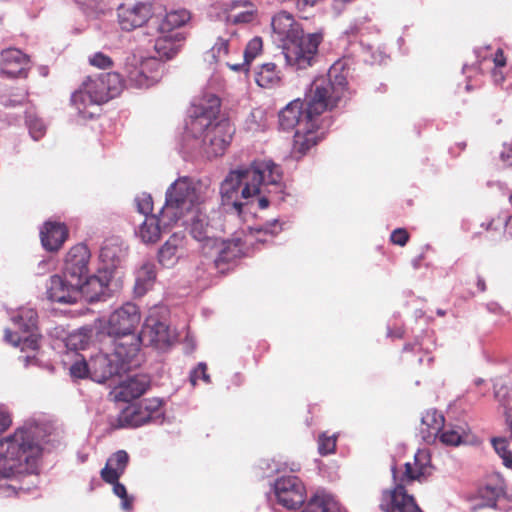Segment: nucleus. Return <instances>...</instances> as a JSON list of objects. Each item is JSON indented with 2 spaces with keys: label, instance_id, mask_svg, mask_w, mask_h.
Instances as JSON below:
<instances>
[{
  "label": "nucleus",
  "instance_id": "774afa93",
  "mask_svg": "<svg viewBox=\"0 0 512 512\" xmlns=\"http://www.w3.org/2000/svg\"><path fill=\"white\" fill-rule=\"evenodd\" d=\"M505 226H506L507 233L512 237V216H509L505 220Z\"/></svg>",
  "mask_w": 512,
  "mask_h": 512
},
{
  "label": "nucleus",
  "instance_id": "4468645a",
  "mask_svg": "<svg viewBox=\"0 0 512 512\" xmlns=\"http://www.w3.org/2000/svg\"><path fill=\"white\" fill-rule=\"evenodd\" d=\"M90 260V251L84 244H77L70 248L65 258L63 273L75 282L83 285L84 279L88 276V263Z\"/></svg>",
  "mask_w": 512,
  "mask_h": 512
},
{
  "label": "nucleus",
  "instance_id": "e433bc0d",
  "mask_svg": "<svg viewBox=\"0 0 512 512\" xmlns=\"http://www.w3.org/2000/svg\"><path fill=\"white\" fill-rule=\"evenodd\" d=\"M82 83L88 93L89 103L101 105L109 101L103 81L99 75L96 77L88 76Z\"/></svg>",
  "mask_w": 512,
  "mask_h": 512
},
{
  "label": "nucleus",
  "instance_id": "423d86ee",
  "mask_svg": "<svg viewBox=\"0 0 512 512\" xmlns=\"http://www.w3.org/2000/svg\"><path fill=\"white\" fill-rule=\"evenodd\" d=\"M208 192L207 187L195 183L189 177L178 178L166 192V201L162 208L163 220L176 223L189 212L208 203Z\"/></svg>",
  "mask_w": 512,
  "mask_h": 512
},
{
  "label": "nucleus",
  "instance_id": "0e129e2a",
  "mask_svg": "<svg viewBox=\"0 0 512 512\" xmlns=\"http://www.w3.org/2000/svg\"><path fill=\"white\" fill-rule=\"evenodd\" d=\"M465 148H466V142L462 141V142L456 143L454 147H451L450 151L455 156H458L461 151L465 150Z\"/></svg>",
  "mask_w": 512,
  "mask_h": 512
},
{
  "label": "nucleus",
  "instance_id": "ea45409f",
  "mask_svg": "<svg viewBox=\"0 0 512 512\" xmlns=\"http://www.w3.org/2000/svg\"><path fill=\"white\" fill-rule=\"evenodd\" d=\"M282 231V225L278 220H273L265 225L249 228L250 235L255 238L257 242L265 243L268 237L272 238Z\"/></svg>",
  "mask_w": 512,
  "mask_h": 512
},
{
  "label": "nucleus",
  "instance_id": "c756f323",
  "mask_svg": "<svg viewBox=\"0 0 512 512\" xmlns=\"http://www.w3.org/2000/svg\"><path fill=\"white\" fill-rule=\"evenodd\" d=\"M190 20V11L186 9L171 10L158 21L157 31L159 34L175 33V29L186 25Z\"/></svg>",
  "mask_w": 512,
  "mask_h": 512
},
{
  "label": "nucleus",
  "instance_id": "b1692460",
  "mask_svg": "<svg viewBox=\"0 0 512 512\" xmlns=\"http://www.w3.org/2000/svg\"><path fill=\"white\" fill-rule=\"evenodd\" d=\"M243 255V243L241 239L237 238L223 241L217 257L214 260L215 268L220 273H225L229 270V265Z\"/></svg>",
  "mask_w": 512,
  "mask_h": 512
},
{
  "label": "nucleus",
  "instance_id": "680f3d73",
  "mask_svg": "<svg viewBox=\"0 0 512 512\" xmlns=\"http://www.w3.org/2000/svg\"><path fill=\"white\" fill-rule=\"evenodd\" d=\"M11 423V415L5 410H0V433H3L5 430H7Z\"/></svg>",
  "mask_w": 512,
  "mask_h": 512
},
{
  "label": "nucleus",
  "instance_id": "9d476101",
  "mask_svg": "<svg viewBox=\"0 0 512 512\" xmlns=\"http://www.w3.org/2000/svg\"><path fill=\"white\" fill-rule=\"evenodd\" d=\"M324 138V131L320 126V117L312 121L302 123L296 129L293 137L292 154L296 158L305 156L312 148L316 147Z\"/></svg>",
  "mask_w": 512,
  "mask_h": 512
},
{
  "label": "nucleus",
  "instance_id": "603ef678",
  "mask_svg": "<svg viewBox=\"0 0 512 512\" xmlns=\"http://www.w3.org/2000/svg\"><path fill=\"white\" fill-rule=\"evenodd\" d=\"M113 485V492L122 500V507L126 510L132 507V498L127 494L126 487L117 480L116 482L110 483Z\"/></svg>",
  "mask_w": 512,
  "mask_h": 512
},
{
  "label": "nucleus",
  "instance_id": "f704fd0d",
  "mask_svg": "<svg viewBox=\"0 0 512 512\" xmlns=\"http://www.w3.org/2000/svg\"><path fill=\"white\" fill-rule=\"evenodd\" d=\"M107 285L97 276L86 277L81 287V296L89 302L103 300L106 296Z\"/></svg>",
  "mask_w": 512,
  "mask_h": 512
},
{
  "label": "nucleus",
  "instance_id": "39448f33",
  "mask_svg": "<svg viewBox=\"0 0 512 512\" xmlns=\"http://www.w3.org/2000/svg\"><path fill=\"white\" fill-rule=\"evenodd\" d=\"M141 322L139 307L131 302L114 310L107 320L106 332L113 339L114 355L121 361H129L140 350L137 329Z\"/></svg>",
  "mask_w": 512,
  "mask_h": 512
},
{
  "label": "nucleus",
  "instance_id": "69168bd1",
  "mask_svg": "<svg viewBox=\"0 0 512 512\" xmlns=\"http://www.w3.org/2000/svg\"><path fill=\"white\" fill-rule=\"evenodd\" d=\"M506 467L512 468V452L509 451L507 454L501 457Z\"/></svg>",
  "mask_w": 512,
  "mask_h": 512
},
{
  "label": "nucleus",
  "instance_id": "aec40b11",
  "mask_svg": "<svg viewBox=\"0 0 512 512\" xmlns=\"http://www.w3.org/2000/svg\"><path fill=\"white\" fill-rule=\"evenodd\" d=\"M68 229L64 223L47 221L41 231V243L47 251H58L68 238Z\"/></svg>",
  "mask_w": 512,
  "mask_h": 512
},
{
  "label": "nucleus",
  "instance_id": "5701e85b",
  "mask_svg": "<svg viewBox=\"0 0 512 512\" xmlns=\"http://www.w3.org/2000/svg\"><path fill=\"white\" fill-rule=\"evenodd\" d=\"M209 202L189 212V219L184 224L190 225V233L194 239L204 241L210 238V216L208 213Z\"/></svg>",
  "mask_w": 512,
  "mask_h": 512
},
{
  "label": "nucleus",
  "instance_id": "5fc2aeb1",
  "mask_svg": "<svg viewBox=\"0 0 512 512\" xmlns=\"http://www.w3.org/2000/svg\"><path fill=\"white\" fill-rule=\"evenodd\" d=\"M213 57L220 61L223 57L228 55L229 41L224 38H218L211 49Z\"/></svg>",
  "mask_w": 512,
  "mask_h": 512
},
{
  "label": "nucleus",
  "instance_id": "052dcab7",
  "mask_svg": "<svg viewBox=\"0 0 512 512\" xmlns=\"http://www.w3.org/2000/svg\"><path fill=\"white\" fill-rule=\"evenodd\" d=\"M500 158L505 166L512 167V144L504 146V149L500 154Z\"/></svg>",
  "mask_w": 512,
  "mask_h": 512
},
{
  "label": "nucleus",
  "instance_id": "72a5a7b5",
  "mask_svg": "<svg viewBox=\"0 0 512 512\" xmlns=\"http://www.w3.org/2000/svg\"><path fill=\"white\" fill-rule=\"evenodd\" d=\"M182 245L183 238L173 234L159 250L158 259L160 264L164 267L173 266L178 259L177 252Z\"/></svg>",
  "mask_w": 512,
  "mask_h": 512
},
{
  "label": "nucleus",
  "instance_id": "37998d69",
  "mask_svg": "<svg viewBox=\"0 0 512 512\" xmlns=\"http://www.w3.org/2000/svg\"><path fill=\"white\" fill-rule=\"evenodd\" d=\"M337 436L335 434L328 435L323 432L318 437V452L322 456L333 454L336 451Z\"/></svg>",
  "mask_w": 512,
  "mask_h": 512
},
{
  "label": "nucleus",
  "instance_id": "13d9d810",
  "mask_svg": "<svg viewBox=\"0 0 512 512\" xmlns=\"http://www.w3.org/2000/svg\"><path fill=\"white\" fill-rule=\"evenodd\" d=\"M409 238H410V235L407 232V230L404 228H397V229L393 230V232L390 235V241L394 245H398L401 247H403L407 244V242L409 241Z\"/></svg>",
  "mask_w": 512,
  "mask_h": 512
},
{
  "label": "nucleus",
  "instance_id": "6e6552de",
  "mask_svg": "<svg viewBox=\"0 0 512 512\" xmlns=\"http://www.w3.org/2000/svg\"><path fill=\"white\" fill-rule=\"evenodd\" d=\"M323 41V34L320 32L297 35L287 44H284L282 51L286 63L297 70L307 69L316 61L319 45Z\"/></svg>",
  "mask_w": 512,
  "mask_h": 512
},
{
  "label": "nucleus",
  "instance_id": "de8ad7c7",
  "mask_svg": "<svg viewBox=\"0 0 512 512\" xmlns=\"http://www.w3.org/2000/svg\"><path fill=\"white\" fill-rule=\"evenodd\" d=\"M443 444L457 446L462 443V435L454 428L443 429L438 435Z\"/></svg>",
  "mask_w": 512,
  "mask_h": 512
},
{
  "label": "nucleus",
  "instance_id": "79ce46f5",
  "mask_svg": "<svg viewBox=\"0 0 512 512\" xmlns=\"http://www.w3.org/2000/svg\"><path fill=\"white\" fill-rule=\"evenodd\" d=\"M404 472L401 476H397L396 467H392V473L395 480V485H402L404 488L411 484L413 481H420L423 476V472H420L415 465L407 462L404 465Z\"/></svg>",
  "mask_w": 512,
  "mask_h": 512
},
{
  "label": "nucleus",
  "instance_id": "4be33fe9",
  "mask_svg": "<svg viewBox=\"0 0 512 512\" xmlns=\"http://www.w3.org/2000/svg\"><path fill=\"white\" fill-rule=\"evenodd\" d=\"M28 62V57L19 49H6L1 53V72L8 77H19L26 71Z\"/></svg>",
  "mask_w": 512,
  "mask_h": 512
},
{
  "label": "nucleus",
  "instance_id": "7c9ffc66",
  "mask_svg": "<svg viewBox=\"0 0 512 512\" xmlns=\"http://www.w3.org/2000/svg\"><path fill=\"white\" fill-rule=\"evenodd\" d=\"M255 82L262 88H275L281 85L282 73L273 62L260 65L255 71Z\"/></svg>",
  "mask_w": 512,
  "mask_h": 512
},
{
  "label": "nucleus",
  "instance_id": "e2e57ef3",
  "mask_svg": "<svg viewBox=\"0 0 512 512\" xmlns=\"http://www.w3.org/2000/svg\"><path fill=\"white\" fill-rule=\"evenodd\" d=\"M493 63L495 65V69L502 68L506 66V57L504 55L503 49L499 48L496 50L493 56Z\"/></svg>",
  "mask_w": 512,
  "mask_h": 512
},
{
  "label": "nucleus",
  "instance_id": "58836bf2",
  "mask_svg": "<svg viewBox=\"0 0 512 512\" xmlns=\"http://www.w3.org/2000/svg\"><path fill=\"white\" fill-rule=\"evenodd\" d=\"M99 77L103 81L105 92L109 100L117 97L122 92L124 81L119 73H102L99 74Z\"/></svg>",
  "mask_w": 512,
  "mask_h": 512
},
{
  "label": "nucleus",
  "instance_id": "c85d7f7f",
  "mask_svg": "<svg viewBox=\"0 0 512 512\" xmlns=\"http://www.w3.org/2000/svg\"><path fill=\"white\" fill-rule=\"evenodd\" d=\"M445 418L436 410L427 411L421 421L420 432L426 442L435 440L444 429Z\"/></svg>",
  "mask_w": 512,
  "mask_h": 512
},
{
  "label": "nucleus",
  "instance_id": "2eb2a0df",
  "mask_svg": "<svg viewBox=\"0 0 512 512\" xmlns=\"http://www.w3.org/2000/svg\"><path fill=\"white\" fill-rule=\"evenodd\" d=\"M131 361H121L114 352L110 356L97 355L90 359L91 378L100 383L105 382L115 374L127 370Z\"/></svg>",
  "mask_w": 512,
  "mask_h": 512
},
{
  "label": "nucleus",
  "instance_id": "473e14b6",
  "mask_svg": "<svg viewBox=\"0 0 512 512\" xmlns=\"http://www.w3.org/2000/svg\"><path fill=\"white\" fill-rule=\"evenodd\" d=\"M263 50V41L261 37L252 38L246 45L243 55V62L233 64L230 62H226V65L233 71L240 72L249 70V66L251 62L262 53Z\"/></svg>",
  "mask_w": 512,
  "mask_h": 512
},
{
  "label": "nucleus",
  "instance_id": "a18cd8bd",
  "mask_svg": "<svg viewBox=\"0 0 512 512\" xmlns=\"http://www.w3.org/2000/svg\"><path fill=\"white\" fill-rule=\"evenodd\" d=\"M142 405H144V408L146 409V412L148 414H151V418L153 421H157L163 416L162 411V405L163 402L159 398H150V399H144L140 402Z\"/></svg>",
  "mask_w": 512,
  "mask_h": 512
},
{
  "label": "nucleus",
  "instance_id": "f8f14e48",
  "mask_svg": "<svg viewBox=\"0 0 512 512\" xmlns=\"http://www.w3.org/2000/svg\"><path fill=\"white\" fill-rule=\"evenodd\" d=\"M117 11L118 23L125 31L142 27L154 17L153 5L150 2H136L133 5L121 4Z\"/></svg>",
  "mask_w": 512,
  "mask_h": 512
},
{
  "label": "nucleus",
  "instance_id": "a19ab883",
  "mask_svg": "<svg viewBox=\"0 0 512 512\" xmlns=\"http://www.w3.org/2000/svg\"><path fill=\"white\" fill-rule=\"evenodd\" d=\"M503 483H487L478 490L479 497L485 501L484 506L494 507L497 499L503 494Z\"/></svg>",
  "mask_w": 512,
  "mask_h": 512
},
{
  "label": "nucleus",
  "instance_id": "a211bd4d",
  "mask_svg": "<svg viewBox=\"0 0 512 512\" xmlns=\"http://www.w3.org/2000/svg\"><path fill=\"white\" fill-rule=\"evenodd\" d=\"M162 66L155 58L142 61L138 67L130 70L128 79L139 88L149 87L158 82Z\"/></svg>",
  "mask_w": 512,
  "mask_h": 512
},
{
  "label": "nucleus",
  "instance_id": "bf43d9fd",
  "mask_svg": "<svg viewBox=\"0 0 512 512\" xmlns=\"http://www.w3.org/2000/svg\"><path fill=\"white\" fill-rule=\"evenodd\" d=\"M492 444L495 451L500 457L504 456L510 451L508 448L509 444L506 438H495L492 440Z\"/></svg>",
  "mask_w": 512,
  "mask_h": 512
},
{
  "label": "nucleus",
  "instance_id": "49530a36",
  "mask_svg": "<svg viewBox=\"0 0 512 512\" xmlns=\"http://www.w3.org/2000/svg\"><path fill=\"white\" fill-rule=\"evenodd\" d=\"M70 375L75 379H83L91 376L90 361L84 359L74 362L70 367Z\"/></svg>",
  "mask_w": 512,
  "mask_h": 512
},
{
  "label": "nucleus",
  "instance_id": "cd10ccee",
  "mask_svg": "<svg viewBox=\"0 0 512 512\" xmlns=\"http://www.w3.org/2000/svg\"><path fill=\"white\" fill-rule=\"evenodd\" d=\"M149 422L154 421L141 403L128 406L118 417L119 427H139Z\"/></svg>",
  "mask_w": 512,
  "mask_h": 512
},
{
  "label": "nucleus",
  "instance_id": "338daca9",
  "mask_svg": "<svg viewBox=\"0 0 512 512\" xmlns=\"http://www.w3.org/2000/svg\"><path fill=\"white\" fill-rule=\"evenodd\" d=\"M506 417V424L508 427V430L510 432V437L512 439V412H505Z\"/></svg>",
  "mask_w": 512,
  "mask_h": 512
},
{
  "label": "nucleus",
  "instance_id": "c9c22d12",
  "mask_svg": "<svg viewBox=\"0 0 512 512\" xmlns=\"http://www.w3.org/2000/svg\"><path fill=\"white\" fill-rule=\"evenodd\" d=\"M71 104L77 109L78 114L83 119L93 118L96 113L92 110V108L98 106L96 103H89L88 93L86 92V89H84L83 83L71 95Z\"/></svg>",
  "mask_w": 512,
  "mask_h": 512
},
{
  "label": "nucleus",
  "instance_id": "0eeeda50",
  "mask_svg": "<svg viewBox=\"0 0 512 512\" xmlns=\"http://www.w3.org/2000/svg\"><path fill=\"white\" fill-rule=\"evenodd\" d=\"M38 315L35 309L20 308L11 316V327L4 330L5 342L22 351L39 349Z\"/></svg>",
  "mask_w": 512,
  "mask_h": 512
},
{
  "label": "nucleus",
  "instance_id": "9b49d317",
  "mask_svg": "<svg viewBox=\"0 0 512 512\" xmlns=\"http://www.w3.org/2000/svg\"><path fill=\"white\" fill-rule=\"evenodd\" d=\"M379 507L383 512H423L414 496L402 485L383 490Z\"/></svg>",
  "mask_w": 512,
  "mask_h": 512
},
{
  "label": "nucleus",
  "instance_id": "dca6fc26",
  "mask_svg": "<svg viewBox=\"0 0 512 512\" xmlns=\"http://www.w3.org/2000/svg\"><path fill=\"white\" fill-rule=\"evenodd\" d=\"M138 337L140 338V346L144 344L164 348L171 342V331L164 322L154 317H148Z\"/></svg>",
  "mask_w": 512,
  "mask_h": 512
},
{
  "label": "nucleus",
  "instance_id": "4d7b16f0",
  "mask_svg": "<svg viewBox=\"0 0 512 512\" xmlns=\"http://www.w3.org/2000/svg\"><path fill=\"white\" fill-rule=\"evenodd\" d=\"M137 210L139 213L150 216L153 210V201L150 195L143 194L136 199Z\"/></svg>",
  "mask_w": 512,
  "mask_h": 512
},
{
  "label": "nucleus",
  "instance_id": "f257e3e1",
  "mask_svg": "<svg viewBox=\"0 0 512 512\" xmlns=\"http://www.w3.org/2000/svg\"><path fill=\"white\" fill-rule=\"evenodd\" d=\"M349 68L342 61L335 62L328 70L327 76L316 78L306 94L305 99H295L288 103L278 114L282 130L297 129L320 117L327 110L337 107L351 96L348 87Z\"/></svg>",
  "mask_w": 512,
  "mask_h": 512
},
{
  "label": "nucleus",
  "instance_id": "3c124183",
  "mask_svg": "<svg viewBox=\"0 0 512 512\" xmlns=\"http://www.w3.org/2000/svg\"><path fill=\"white\" fill-rule=\"evenodd\" d=\"M89 63L99 69H108L113 66L112 58L102 52H96L89 57Z\"/></svg>",
  "mask_w": 512,
  "mask_h": 512
},
{
  "label": "nucleus",
  "instance_id": "ddd939ff",
  "mask_svg": "<svg viewBox=\"0 0 512 512\" xmlns=\"http://www.w3.org/2000/svg\"><path fill=\"white\" fill-rule=\"evenodd\" d=\"M80 282L73 281L70 277L62 275H53L50 277L47 285V297L49 300L62 303H76L81 296Z\"/></svg>",
  "mask_w": 512,
  "mask_h": 512
},
{
  "label": "nucleus",
  "instance_id": "1a4fd4ad",
  "mask_svg": "<svg viewBox=\"0 0 512 512\" xmlns=\"http://www.w3.org/2000/svg\"><path fill=\"white\" fill-rule=\"evenodd\" d=\"M277 502L289 510H296L306 499V487L303 481L294 475L278 477L273 485Z\"/></svg>",
  "mask_w": 512,
  "mask_h": 512
},
{
  "label": "nucleus",
  "instance_id": "393cba45",
  "mask_svg": "<svg viewBox=\"0 0 512 512\" xmlns=\"http://www.w3.org/2000/svg\"><path fill=\"white\" fill-rule=\"evenodd\" d=\"M128 463V453L124 450H118L108 458L105 467L101 470L102 480L106 483L116 482L124 474Z\"/></svg>",
  "mask_w": 512,
  "mask_h": 512
},
{
  "label": "nucleus",
  "instance_id": "bb28decb",
  "mask_svg": "<svg viewBox=\"0 0 512 512\" xmlns=\"http://www.w3.org/2000/svg\"><path fill=\"white\" fill-rule=\"evenodd\" d=\"M174 223H167L163 220L162 210L159 215L151 214L146 216L142 225L139 228V236L145 243H155L159 240L163 227L168 228Z\"/></svg>",
  "mask_w": 512,
  "mask_h": 512
},
{
  "label": "nucleus",
  "instance_id": "6e6d98bb",
  "mask_svg": "<svg viewBox=\"0 0 512 512\" xmlns=\"http://www.w3.org/2000/svg\"><path fill=\"white\" fill-rule=\"evenodd\" d=\"M199 379H202L206 383L210 382V376L207 374V365L205 363H199L190 374L192 386H195Z\"/></svg>",
  "mask_w": 512,
  "mask_h": 512
},
{
  "label": "nucleus",
  "instance_id": "c03bdc74",
  "mask_svg": "<svg viewBox=\"0 0 512 512\" xmlns=\"http://www.w3.org/2000/svg\"><path fill=\"white\" fill-rule=\"evenodd\" d=\"M495 399L504 408V413L512 412L509 408L510 400L512 399V391L508 386L504 384L495 385Z\"/></svg>",
  "mask_w": 512,
  "mask_h": 512
},
{
  "label": "nucleus",
  "instance_id": "f03ea898",
  "mask_svg": "<svg viewBox=\"0 0 512 512\" xmlns=\"http://www.w3.org/2000/svg\"><path fill=\"white\" fill-rule=\"evenodd\" d=\"M281 167L271 160H257L244 170L231 171L221 183L220 193L224 206H232L238 215L242 213L240 199H249L261 192L260 186L269 193L281 194L284 188Z\"/></svg>",
  "mask_w": 512,
  "mask_h": 512
},
{
  "label": "nucleus",
  "instance_id": "6ab92c4d",
  "mask_svg": "<svg viewBox=\"0 0 512 512\" xmlns=\"http://www.w3.org/2000/svg\"><path fill=\"white\" fill-rule=\"evenodd\" d=\"M149 386L150 381L146 375H135L120 383L112 393L115 400L130 402L142 396Z\"/></svg>",
  "mask_w": 512,
  "mask_h": 512
},
{
  "label": "nucleus",
  "instance_id": "864d4df0",
  "mask_svg": "<svg viewBox=\"0 0 512 512\" xmlns=\"http://www.w3.org/2000/svg\"><path fill=\"white\" fill-rule=\"evenodd\" d=\"M29 132L33 139L39 140L46 131V127L42 120L36 118H29L27 120Z\"/></svg>",
  "mask_w": 512,
  "mask_h": 512
},
{
  "label": "nucleus",
  "instance_id": "20e7f679",
  "mask_svg": "<svg viewBox=\"0 0 512 512\" xmlns=\"http://www.w3.org/2000/svg\"><path fill=\"white\" fill-rule=\"evenodd\" d=\"M37 426H23L0 441V478L38 470L42 448L36 437Z\"/></svg>",
  "mask_w": 512,
  "mask_h": 512
},
{
  "label": "nucleus",
  "instance_id": "a878e982",
  "mask_svg": "<svg viewBox=\"0 0 512 512\" xmlns=\"http://www.w3.org/2000/svg\"><path fill=\"white\" fill-rule=\"evenodd\" d=\"M227 12V21L233 24H246L254 20L256 10L247 0H235L227 3L224 8Z\"/></svg>",
  "mask_w": 512,
  "mask_h": 512
},
{
  "label": "nucleus",
  "instance_id": "f3484780",
  "mask_svg": "<svg viewBox=\"0 0 512 512\" xmlns=\"http://www.w3.org/2000/svg\"><path fill=\"white\" fill-rule=\"evenodd\" d=\"M271 26L275 40L281 44V47H284V44L301 34L303 30L301 24L295 21L294 17L286 11L277 13L272 18Z\"/></svg>",
  "mask_w": 512,
  "mask_h": 512
},
{
  "label": "nucleus",
  "instance_id": "412c9836",
  "mask_svg": "<svg viewBox=\"0 0 512 512\" xmlns=\"http://www.w3.org/2000/svg\"><path fill=\"white\" fill-rule=\"evenodd\" d=\"M185 39L186 35L182 32L159 34L154 44L157 57L164 61L174 58L181 50Z\"/></svg>",
  "mask_w": 512,
  "mask_h": 512
},
{
  "label": "nucleus",
  "instance_id": "2f4dec72",
  "mask_svg": "<svg viewBox=\"0 0 512 512\" xmlns=\"http://www.w3.org/2000/svg\"><path fill=\"white\" fill-rule=\"evenodd\" d=\"M301 512H340V505L331 495L317 492L309 498Z\"/></svg>",
  "mask_w": 512,
  "mask_h": 512
},
{
  "label": "nucleus",
  "instance_id": "8fccbe9b",
  "mask_svg": "<svg viewBox=\"0 0 512 512\" xmlns=\"http://www.w3.org/2000/svg\"><path fill=\"white\" fill-rule=\"evenodd\" d=\"M430 454L427 450H418L414 456V465L420 472H423V476L428 473L430 467Z\"/></svg>",
  "mask_w": 512,
  "mask_h": 512
},
{
  "label": "nucleus",
  "instance_id": "09e8293b",
  "mask_svg": "<svg viewBox=\"0 0 512 512\" xmlns=\"http://www.w3.org/2000/svg\"><path fill=\"white\" fill-rule=\"evenodd\" d=\"M260 189H261V192L259 194H264L258 199V206L260 209H266L269 206L270 201L281 202L284 200L283 194H284L285 187L283 188V191L280 195L275 194L274 192L269 193L267 191V188H265L263 185L260 186Z\"/></svg>",
  "mask_w": 512,
  "mask_h": 512
},
{
  "label": "nucleus",
  "instance_id": "4c0bfd02",
  "mask_svg": "<svg viewBox=\"0 0 512 512\" xmlns=\"http://www.w3.org/2000/svg\"><path fill=\"white\" fill-rule=\"evenodd\" d=\"M156 280V266L152 262L144 263L137 271L135 289L138 293H145Z\"/></svg>",
  "mask_w": 512,
  "mask_h": 512
},
{
  "label": "nucleus",
  "instance_id": "7ed1b4c3",
  "mask_svg": "<svg viewBox=\"0 0 512 512\" xmlns=\"http://www.w3.org/2000/svg\"><path fill=\"white\" fill-rule=\"evenodd\" d=\"M221 102L216 95H208L195 105L194 115L188 124V130L196 139H202V147L208 157L224 154L235 133L229 120L214 122L220 112Z\"/></svg>",
  "mask_w": 512,
  "mask_h": 512
}]
</instances>
